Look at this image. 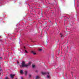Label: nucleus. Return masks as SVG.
Listing matches in <instances>:
<instances>
[{
  "label": "nucleus",
  "mask_w": 79,
  "mask_h": 79,
  "mask_svg": "<svg viewBox=\"0 0 79 79\" xmlns=\"http://www.w3.org/2000/svg\"><path fill=\"white\" fill-rule=\"evenodd\" d=\"M47 73L48 74H49V73L48 72Z\"/></svg>",
  "instance_id": "obj_23"
},
{
  "label": "nucleus",
  "mask_w": 79,
  "mask_h": 79,
  "mask_svg": "<svg viewBox=\"0 0 79 79\" xmlns=\"http://www.w3.org/2000/svg\"><path fill=\"white\" fill-rule=\"evenodd\" d=\"M41 12H42L41 15H42V13L43 12V11H42V10H41Z\"/></svg>",
  "instance_id": "obj_19"
},
{
  "label": "nucleus",
  "mask_w": 79,
  "mask_h": 79,
  "mask_svg": "<svg viewBox=\"0 0 79 79\" xmlns=\"http://www.w3.org/2000/svg\"><path fill=\"white\" fill-rule=\"evenodd\" d=\"M67 19H69V18H68V17H67Z\"/></svg>",
  "instance_id": "obj_22"
},
{
  "label": "nucleus",
  "mask_w": 79,
  "mask_h": 79,
  "mask_svg": "<svg viewBox=\"0 0 79 79\" xmlns=\"http://www.w3.org/2000/svg\"><path fill=\"white\" fill-rule=\"evenodd\" d=\"M0 71H2V67H0Z\"/></svg>",
  "instance_id": "obj_16"
},
{
  "label": "nucleus",
  "mask_w": 79,
  "mask_h": 79,
  "mask_svg": "<svg viewBox=\"0 0 79 79\" xmlns=\"http://www.w3.org/2000/svg\"><path fill=\"white\" fill-rule=\"evenodd\" d=\"M27 71H25V76H27Z\"/></svg>",
  "instance_id": "obj_5"
},
{
  "label": "nucleus",
  "mask_w": 79,
  "mask_h": 79,
  "mask_svg": "<svg viewBox=\"0 0 79 79\" xmlns=\"http://www.w3.org/2000/svg\"><path fill=\"white\" fill-rule=\"evenodd\" d=\"M0 59L1 60H2V57H0Z\"/></svg>",
  "instance_id": "obj_18"
},
{
  "label": "nucleus",
  "mask_w": 79,
  "mask_h": 79,
  "mask_svg": "<svg viewBox=\"0 0 79 79\" xmlns=\"http://www.w3.org/2000/svg\"><path fill=\"white\" fill-rule=\"evenodd\" d=\"M42 50H43V49L42 48H39V51H40V52L41 51H42Z\"/></svg>",
  "instance_id": "obj_9"
},
{
  "label": "nucleus",
  "mask_w": 79,
  "mask_h": 79,
  "mask_svg": "<svg viewBox=\"0 0 79 79\" xmlns=\"http://www.w3.org/2000/svg\"><path fill=\"white\" fill-rule=\"evenodd\" d=\"M35 67V65H32V68H34Z\"/></svg>",
  "instance_id": "obj_10"
},
{
  "label": "nucleus",
  "mask_w": 79,
  "mask_h": 79,
  "mask_svg": "<svg viewBox=\"0 0 79 79\" xmlns=\"http://www.w3.org/2000/svg\"><path fill=\"white\" fill-rule=\"evenodd\" d=\"M15 76V75H13L12 74L10 75V78H11L12 79H13V77H14V76Z\"/></svg>",
  "instance_id": "obj_2"
},
{
  "label": "nucleus",
  "mask_w": 79,
  "mask_h": 79,
  "mask_svg": "<svg viewBox=\"0 0 79 79\" xmlns=\"http://www.w3.org/2000/svg\"><path fill=\"white\" fill-rule=\"evenodd\" d=\"M39 78H40V77L39 76H37L36 77V78H35L36 79H39Z\"/></svg>",
  "instance_id": "obj_6"
},
{
  "label": "nucleus",
  "mask_w": 79,
  "mask_h": 79,
  "mask_svg": "<svg viewBox=\"0 0 79 79\" xmlns=\"http://www.w3.org/2000/svg\"><path fill=\"white\" fill-rule=\"evenodd\" d=\"M47 42H46V43H45V44L46 45H47Z\"/></svg>",
  "instance_id": "obj_17"
},
{
  "label": "nucleus",
  "mask_w": 79,
  "mask_h": 79,
  "mask_svg": "<svg viewBox=\"0 0 79 79\" xmlns=\"http://www.w3.org/2000/svg\"><path fill=\"white\" fill-rule=\"evenodd\" d=\"M58 41H59L58 40H56V42H57V43H58Z\"/></svg>",
  "instance_id": "obj_15"
},
{
  "label": "nucleus",
  "mask_w": 79,
  "mask_h": 79,
  "mask_svg": "<svg viewBox=\"0 0 79 79\" xmlns=\"http://www.w3.org/2000/svg\"><path fill=\"white\" fill-rule=\"evenodd\" d=\"M21 64L22 67H25L26 68H27V67L31 65V62L27 64H25V62L24 61H22Z\"/></svg>",
  "instance_id": "obj_1"
},
{
  "label": "nucleus",
  "mask_w": 79,
  "mask_h": 79,
  "mask_svg": "<svg viewBox=\"0 0 79 79\" xmlns=\"http://www.w3.org/2000/svg\"><path fill=\"white\" fill-rule=\"evenodd\" d=\"M64 24H65V23H64Z\"/></svg>",
  "instance_id": "obj_25"
},
{
  "label": "nucleus",
  "mask_w": 79,
  "mask_h": 79,
  "mask_svg": "<svg viewBox=\"0 0 79 79\" xmlns=\"http://www.w3.org/2000/svg\"><path fill=\"white\" fill-rule=\"evenodd\" d=\"M66 52H68V51H66Z\"/></svg>",
  "instance_id": "obj_29"
},
{
  "label": "nucleus",
  "mask_w": 79,
  "mask_h": 79,
  "mask_svg": "<svg viewBox=\"0 0 79 79\" xmlns=\"http://www.w3.org/2000/svg\"><path fill=\"white\" fill-rule=\"evenodd\" d=\"M60 35H61V36H60L61 37H62L63 36V35L61 33H60Z\"/></svg>",
  "instance_id": "obj_8"
},
{
  "label": "nucleus",
  "mask_w": 79,
  "mask_h": 79,
  "mask_svg": "<svg viewBox=\"0 0 79 79\" xmlns=\"http://www.w3.org/2000/svg\"><path fill=\"white\" fill-rule=\"evenodd\" d=\"M47 77L48 78H50V76L47 75Z\"/></svg>",
  "instance_id": "obj_12"
},
{
  "label": "nucleus",
  "mask_w": 79,
  "mask_h": 79,
  "mask_svg": "<svg viewBox=\"0 0 79 79\" xmlns=\"http://www.w3.org/2000/svg\"><path fill=\"white\" fill-rule=\"evenodd\" d=\"M41 73L42 74V75H45L46 74H47V73L46 72H41Z\"/></svg>",
  "instance_id": "obj_3"
},
{
  "label": "nucleus",
  "mask_w": 79,
  "mask_h": 79,
  "mask_svg": "<svg viewBox=\"0 0 79 79\" xmlns=\"http://www.w3.org/2000/svg\"><path fill=\"white\" fill-rule=\"evenodd\" d=\"M25 52L26 53H28V52H27V51H26V50H25Z\"/></svg>",
  "instance_id": "obj_13"
},
{
  "label": "nucleus",
  "mask_w": 79,
  "mask_h": 79,
  "mask_svg": "<svg viewBox=\"0 0 79 79\" xmlns=\"http://www.w3.org/2000/svg\"><path fill=\"white\" fill-rule=\"evenodd\" d=\"M74 69V68H73V69Z\"/></svg>",
  "instance_id": "obj_27"
},
{
  "label": "nucleus",
  "mask_w": 79,
  "mask_h": 79,
  "mask_svg": "<svg viewBox=\"0 0 79 79\" xmlns=\"http://www.w3.org/2000/svg\"><path fill=\"white\" fill-rule=\"evenodd\" d=\"M29 77H31V74H29Z\"/></svg>",
  "instance_id": "obj_14"
},
{
  "label": "nucleus",
  "mask_w": 79,
  "mask_h": 79,
  "mask_svg": "<svg viewBox=\"0 0 79 79\" xmlns=\"http://www.w3.org/2000/svg\"><path fill=\"white\" fill-rule=\"evenodd\" d=\"M24 48L25 49H26V47H25V46H24Z\"/></svg>",
  "instance_id": "obj_20"
},
{
  "label": "nucleus",
  "mask_w": 79,
  "mask_h": 79,
  "mask_svg": "<svg viewBox=\"0 0 79 79\" xmlns=\"http://www.w3.org/2000/svg\"><path fill=\"white\" fill-rule=\"evenodd\" d=\"M31 52L32 53H33V55H36V53H35V52L33 51H31Z\"/></svg>",
  "instance_id": "obj_4"
},
{
  "label": "nucleus",
  "mask_w": 79,
  "mask_h": 79,
  "mask_svg": "<svg viewBox=\"0 0 79 79\" xmlns=\"http://www.w3.org/2000/svg\"><path fill=\"white\" fill-rule=\"evenodd\" d=\"M20 73L21 74H23V70H20Z\"/></svg>",
  "instance_id": "obj_7"
},
{
  "label": "nucleus",
  "mask_w": 79,
  "mask_h": 79,
  "mask_svg": "<svg viewBox=\"0 0 79 79\" xmlns=\"http://www.w3.org/2000/svg\"><path fill=\"white\" fill-rule=\"evenodd\" d=\"M67 48L68 49H69V48H68V46H67Z\"/></svg>",
  "instance_id": "obj_21"
},
{
  "label": "nucleus",
  "mask_w": 79,
  "mask_h": 79,
  "mask_svg": "<svg viewBox=\"0 0 79 79\" xmlns=\"http://www.w3.org/2000/svg\"><path fill=\"white\" fill-rule=\"evenodd\" d=\"M35 73H38V72H39V71H38L37 70H36L35 71Z\"/></svg>",
  "instance_id": "obj_11"
},
{
  "label": "nucleus",
  "mask_w": 79,
  "mask_h": 79,
  "mask_svg": "<svg viewBox=\"0 0 79 79\" xmlns=\"http://www.w3.org/2000/svg\"><path fill=\"white\" fill-rule=\"evenodd\" d=\"M0 74H1V73H0Z\"/></svg>",
  "instance_id": "obj_28"
},
{
  "label": "nucleus",
  "mask_w": 79,
  "mask_h": 79,
  "mask_svg": "<svg viewBox=\"0 0 79 79\" xmlns=\"http://www.w3.org/2000/svg\"><path fill=\"white\" fill-rule=\"evenodd\" d=\"M17 63L19 64V62H17Z\"/></svg>",
  "instance_id": "obj_26"
},
{
  "label": "nucleus",
  "mask_w": 79,
  "mask_h": 79,
  "mask_svg": "<svg viewBox=\"0 0 79 79\" xmlns=\"http://www.w3.org/2000/svg\"><path fill=\"white\" fill-rule=\"evenodd\" d=\"M73 72H72V74H73Z\"/></svg>",
  "instance_id": "obj_24"
}]
</instances>
